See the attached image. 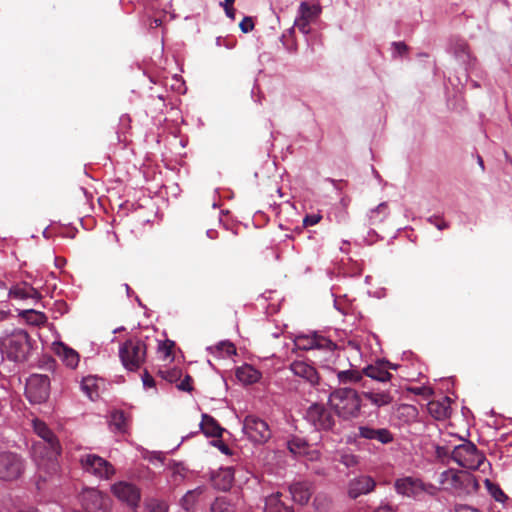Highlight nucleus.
<instances>
[{"instance_id":"obj_1","label":"nucleus","mask_w":512,"mask_h":512,"mask_svg":"<svg viewBox=\"0 0 512 512\" xmlns=\"http://www.w3.org/2000/svg\"><path fill=\"white\" fill-rule=\"evenodd\" d=\"M35 433L42 439L33 446L35 456H41L43 462L38 463V476L36 485L40 490L43 484L53 478L58 471L57 456L61 453L60 443L53 431L42 421L33 423Z\"/></svg>"},{"instance_id":"obj_2","label":"nucleus","mask_w":512,"mask_h":512,"mask_svg":"<svg viewBox=\"0 0 512 512\" xmlns=\"http://www.w3.org/2000/svg\"><path fill=\"white\" fill-rule=\"evenodd\" d=\"M328 402L338 417L344 420L357 418L362 407L360 395L349 387L334 389L329 395Z\"/></svg>"},{"instance_id":"obj_3","label":"nucleus","mask_w":512,"mask_h":512,"mask_svg":"<svg viewBox=\"0 0 512 512\" xmlns=\"http://www.w3.org/2000/svg\"><path fill=\"white\" fill-rule=\"evenodd\" d=\"M2 354L15 362L25 361L31 350L29 335L22 329H13L0 336Z\"/></svg>"},{"instance_id":"obj_4","label":"nucleus","mask_w":512,"mask_h":512,"mask_svg":"<svg viewBox=\"0 0 512 512\" xmlns=\"http://www.w3.org/2000/svg\"><path fill=\"white\" fill-rule=\"evenodd\" d=\"M146 344L139 338L126 340L119 349V357L123 366L135 371L140 368L146 359Z\"/></svg>"},{"instance_id":"obj_5","label":"nucleus","mask_w":512,"mask_h":512,"mask_svg":"<svg viewBox=\"0 0 512 512\" xmlns=\"http://www.w3.org/2000/svg\"><path fill=\"white\" fill-rule=\"evenodd\" d=\"M394 489L399 495L410 498H419L424 494L435 495L438 490L435 485L411 476L396 479Z\"/></svg>"},{"instance_id":"obj_6","label":"nucleus","mask_w":512,"mask_h":512,"mask_svg":"<svg viewBox=\"0 0 512 512\" xmlns=\"http://www.w3.org/2000/svg\"><path fill=\"white\" fill-rule=\"evenodd\" d=\"M451 456L458 465L472 470L480 468L485 460L484 454L472 442L456 446Z\"/></svg>"},{"instance_id":"obj_7","label":"nucleus","mask_w":512,"mask_h":512,"mask_svg":"<svg viewBox=\"0 0 512 512\" xmlns=\"http://www.w3.org/2000/svg\"><path fill=\"white\" fill-rule=\"evenodd\" d=\"M25 470L24 458L15 452H0V480L14 481L19 479Z\"/></svg>"},{"instance_id":"obj_8","label":"nucleus","mask_w":512,"mask_h":512,"mask_svg":"<svg viewBox=\"0 0 512 512\" xmlns=\"http://www.w3.org/2000/svg\"><path fill=\"white\" fill-rule=\"evenodd\" d=\"M50 393V379L47 375L33 374L26 382L25 394L31 403L45 402Z\"/></svg>"},{"instance_id":"obj_9","label":"nucleus","mask_w":512,"mask_h":512,"mask_svg":"<svg viewBox=\"0 0 512 512\" xmlns=\"http://www.w3.org/2000/svg\"><path fill=\"white\" fill-rule=\"evenodd\" d=\"M80 463L86 472L101 479H109L115 474L113 465L104 458L95 454H86L81 456Z\"/></svg>"},{"instance_id":"obj_10","label":"nucleus","mask_w":512,"mask_h":512,"mask_svg":"<svg viewBox=\"0 0 512 512\" xmlns=\"http://www.w3.org/2000/svg\"><path fill=\"white\" fill-rule=\"evenodd\" d=\"M243 432L255 443H264L271 437V431L266 421L253 415L245 418Z\"/></svg>"},{"instance_id":"obj_11","label":"nucleus","mask_w":512,"mask_h":512,"mask_svg":"<svg viewBox=\"0 0 512 512\" xmlns=\"http://www.w3.org/2000/svg\"><path fill=\"white\" fill-rule=\"evenodd\" d=\"M79 502L86 512H107L109 509V498L93 488L84 489Z\"/></svg>"},{"instance_id":"obj_12","label":"nucleus","mask_w":512,"mask_h":512,"mask_svg":"<svg viewBox=\"0 0 512 512\" xmlns=\"http://www.w3.org/2000/svg\"><path fill=\"white\" fill-rule=\"evenodd\" d=\"M287 448L296 457L306 462H317L321 458L319 450L313 448L305 439L294 436L287 441Z\"/></svg>"},{"instance_id":"obj_13","label":"nucleus","mask_w":512,"mask_h":512,"mask_svg":"<svg viewBox=\"0 0 512 512\" xmlns=\"http://www.w3.org/2000/svg\"><path fill=\"white\" fill-rule=\"evenodd\" d=\"M321 6L319 4L310 5L303 1L298 8L297 17L294 26L303 34H309L310 24L315 21L321 14Z\"/></svg>"},{"instance_id":"obj_14","label":"nucleus","mask_w":512,"mask_h":512,"mask_svg":"<svg viewBox=\"0 0 512 512\" xmlns=\"http://www.w3.org/2000/svg\"><path fill=\"white\" fill-rule=\"evenodd\" d=\"M306 418L317 430H330L335 425L333 415L321 404L311 405L306 412Z\"/></svg>"},{"instance_id":"obj_15","label":"nucleus","mask_w":512,"mask_h":512,"mask_svg":"<svg viewBox=\"0 0 512 512\" xmlns=\"http://www.w3.org/2000/svg\"><path fill=\"white\" fill-rule=\"evenodd\" d=\"M113 494L122 502H126L130 507L138 506L141 494L140 490L132 483L118 482L112 486Z\"/></svg>"},{"instance_id":"obj_16","label":"nucleus","mask_w":512,"mask_h":512,"mask_svg":"<svg viewBox=\"0 0 512 512\" xmlns=\"http://www.w3.org/2000/svg\"><path fill=\"white\" fill-rule=\"evenodd\" d=\"M295 347L300 350L328 349L331 350L334 344L328 338L316 333L311 335H299L294 340Z\"/></svg>"},{"instance_id":"obj_17","label":"nucleus","mask_w":512,"mask_h":512,"mask_svg":"<svg viewBox=\"0 0 512 512\" xmlns=\"http://www.w3.org/2000/svg\"><path fill=\"white\" fill-rule=\"evenodd\" d=\"M471 476L468 474H461L454 469H447L440 473L439 483L444 490L458 492L460 491L465 482H470Z\"/></svg>"},{"instance_id":"obj_18","label":"nucleus","mask_w":512,"mask_h":512,"mask_svg":"<svg viewBox=\"0 0 512 512\" xmlns=\"http://www.w3.org/2000/svg\"><path fill=\"white\" fill-rule=\"evenodd\" d=\"M200 428L207 437L217 438L211 443L224 453V441L221 439L223 428L218 422L210 415L203 414Z\"/></svg>"},{"instance_id":"obj_19","label":"nucleus","mask_w":512,"mask_h":512,"mask_svg":"<svg viewBox=\"0 0 512 512\" xmlns=\"http://www.w3.org/2000/svg\"><path fill=\"white\" fill-rule=\"evenodd\" d=\"M375 480L367 475H361L353 478L348 484V495L352 499H356L361 495H366L375 489Z\"/></svg>"},{"instance_id":"obj_20","label":"nucleus","mask_w":512,"mask_h":512,"mask_svg":"<svg viewBox=\"0 0 512 512\" xmlns=\"http://www.w3.org/2000/svg\"><path fill=\"white\" fill-rule=\"evenodd\" d=\"M290 370L295 376L306 380L312 385L318 383L319 376L316 369L304 361H294L290 365Z\"/></svg>"},{"instance_id":"obj_21","label":"nucleus","mask_w":512,"mask_h":512,"mask_svg":"<svg viewBox=\"0 0 512 512\" xmlns=\"http://www.w3.org/2000/svg\"><path fill=\"white\" fill-rule=\"evenodd\" d=\"M289 491L295 502L307 504L312 495V485L307 481H299L290 485Z\"/></svg>"},{"instance_id":"obj_22","label":"nucleus","mask_w":512,"mask_h":512,"mask_svg":"<svg viewBox=\"0 0 512 512\" xmlns=\"http://www.w3.org/2000/svg\"><path fill=\"white\" fill-rule=\"evenodd\" d=\"M428 412L437 420H444L450 416V398L443 397L440 400L430 401L427 405Z\"/></svg>"},{"instance_id":"obj_23","label":"nucleus","mask_w":512,"mask_h":512,"mask_svg":"<svg viewBox=\"0 0 512 512\" xmlns=\"http://www.w3.org/2000/svg\"><path fill=\"white\" fill-rule=\"evenodd\" d=\"M363 397L371 405L380 408L393 402V396L389 390H369L362 393Z\"/></svg>"},{"instance_id":"obj_24","label":"nucleus","mask_w":512,"mask_h":512,"mask_svg":"<svg viewBox=\"0 0 512 512\" xmlns=\"http://www.w3.org/2000/svg\"><path fill=\"white\" fill-rule=\"evenodd\" d=\"M363 375L377 380L379 382H388L391 380L392 375L384 365V361H379L375 364L368 365L362 370Z\"/></svg>"},{"instance_id":"obj_25","label":"nucleus","mask_w":512,"mask_h":512,"mask_svg":"<svg viewBox=\"0 0 512 512\" xmlns=\"http://www.w3.org/2000/svg\"><path fill=\"white\" fill-rule=\"evenodd\" d=\"M9 295L12 298L21 300L29 298L39 300L41 298V294L38 290L27 283L13 286L9 291Z\"/></svg>"},{"instance_id":"obj_26","label":"nucleus","mask_w":512,"mask_h":512,"mask_svg":"<svg viewBox=\"0 0 512 512\" xmlns=\"http://www.w3.org/2000/svg\"><path fill=\"white\" fill-rule=\"evenodd\" d=\"M339 386H347L359 383L363 378V373L357 369L334 370Z\"/></svg>"},{"instance_id":"obj_27","label":"nucleus","mask_w":512,"mask_h":512,"mask_svg":"<svg viewBox=\"0 0 512 512\" xmlns=\"http://www.w3.org/2000/svg\"><path fill=\"white\" fill-rule=\"evenodd\" d=\"M235 375L238 381L244 385L256 383L261 377V373L248 364L238 367Z\"/></svg>"},{"instance_id":"obj_28","label":"nucleus","mask_w":512,"mask_h":512,"mask_svg":"<svg viewBox=\"0 0 512 512\" xmlns=\"http://www.w3.org/2000/svg\"><path fill=\"white\" fill-rule=\"evenodd\" d=\"M450 51L462 63L470 64L471 54L466 41L462 39H453L450 44Z\"/></svg>"},{"instance_id":"obj_29","label":"nucleus","mask_w":512,"mask_h":512,"mask_svg":"<svg viewBox=\"0 0 512 512\" xmlns=\"http://www.w3.org/2000/svg\"><path fill=\"white\" fill-rule=\"evenodd\" d=\"M230 479V482L235 487H241L249 479V472L241 466L226 467V480Z\"/></svg>"},{"instance_id":"obj_30","label":"nucleus","mask_w":512,"mask_h":512,"mask_svg":"<svg viewBox=\"0 0 512 512\" xmlns=\"http://www.w3.org/2000/svg\"><path fill=\"white\" fill-rule=\"evenodd\" d=\"M110 427L113 431L126 433L129 427V421L123 411H114L110 415Z\"/></svg>"},{"instance_id":"obj_31","label":"nucleus","mask_w":512,"mask_h":512,"mask_svg":"<svg viewBox=\"0 0 512 512\" xmlns=\"http://www.w3.org/2000/svg\"><path fill=\"white\" fill-rule=\"evenodd\" d=\"M266 512H290V509L281 500L280 493H273L265 499Z\"/></svg>"},{"instance_id":"obj_32","label":"nucleus","mask_w":512,"mask_h":512,"mask_svg":"<svg viewBox=\"0 0 512 512\" xmlns=\"http://www.w3.org/2000/svg\"><path fill=\"white\" fill-rule=\"evenodd\" d=\"M389 214V208L386 202L380 203L376 208L371 209L367 214L368 222L370 225L382 222L387 218Z\"/></svg>"},{"instance_id":"obj_33","label":"nucleus","mask_w":512,"mask_h":512,"mask_svg":"<svg viewBox=\"0 0 512 512\" xmlns=\"http://www.w3.org/2000/svg\"><path fill=\"white\" fill-rule=\"evenodd\" d=\"M202 494L201 488L188 491L181 499L180 504L183 509L190 511L195 507L198 497Z\"/></svg>"},{"instance_id":"obj_34","label":"nucleus","mask_w":512,"mask_h":512,"mask_svg":"<svg viewBox=\"0 0 512 512\" xmlns=\"http://www.w3.org/2000/svg\"><path fill=\"white\" fill-rule=\"evenodd\" d=\"M58 354L62 357L68 367L75 368L78 365L79 355L75 350L62 346L61 351L59 350Z\"/></svg>"},{"instance_id":"obj_35","label":"nucleus","mask_w":512,"mask_h":512,"mask_svg":"<svg viewBox=\"0 0 512 512\" xmlns=\"http://www.w3.org/2000/svg\"><path fill=\"white\" fill-rule=\"evenodd\" d=\"M81 388L91 400H94L95 397L98 396V393L96 390L97 389L96 380L93 377L84 378L81 383Z\"/></svg>"},{"instance_id":"obj_36","label":"nucleus","mask_w":512,"mask_h":512,"mask_svg":"<svg viewBox=\"0 0 512 512\" xmlns=\"http://www.w3.org/2000/svg\"><path fill=\"white\" fill-rule=\"evenodd\" d=\"M174 347H175V342L172 340H165V341L159 343L158 352L161 354V357L163 358V360H172L174 358V356H173Z\"/></svg>"},{"instance_id":"obj_37","label":"nucleus","mask_w":512,"mask_h":512,"mask_svg":"<svg viewBox=\"0 0 512 512\" xmlns=\"http://www.w3.org/2000/svg\"><path fill=\"white\" fill-rule=\"evenodd\" d=\"M146 509L148 512H168V504L159 499H150L146 503Z\"/></svg>"},{"instance_id":"obj_38","label":"nucleus","mask_w":512,"mask_h":512,"mask_svg":"<svg viewBox=\"0 0 512 512\" xmlns=\"http://www.w3.org/2000/svg\"><path fill=\"white\" fill-rule=\"evenodd\" d=\"M160 376L170 383H177L182 376V372L179 369H171V370H160Z\"/></svg>"},{"instance_id":"obj_39","label":"nucleus","mask_w":512,"mask_h":512,"mask_svg":"<svg viewBox=\"0 0 512 512\" xmlns=\"http://www.w3.org/2000/svg\"><path fill=\"white\" fill-rule=\"evenodd\" d=\"M170 469L172 471V478H173L174 482L179 483V482H181L184 479V477H185V467L182 464L174 463L170 467Z\"/></svg>"},{"instance_id":"obj_40","label":"nucleus","mask_w":512,"mask_h":512,"mask_svg":"<svg viewBox=\"0 0 512 512\" xmlns=\"http://www.w3.org/2000/svg\"><path fill=\"white\" fill-rule=\"evenodd\" d=\"M375 440H378L379 442L386 444L392 441V435L387 429H376L375 431Z\"/></svg>"},{"instance_id":"obj_41","label":"nucleus","mask_w":512,"mask_h":512,"mask_svg":"<svg viewBox=\"0 0 512 512\" xmlns=\"http://www.w3.org/2000/svg\"><path fill=\"white\" fill-rule=\"evenodd\" d=\"M180 382L176 384V387L185 392H190L192 388V377L190 375H185L183 380H179Z\"/></svg>"},{"instance_id":"obj_42","label":"nucleus","mask_w":512,"mask_h":512,"mask_svg":"<svg viewBox=\"0 0 512 512\" xmlns=\"http://www.w3.org/2000/svg\"><path fill=\"white\" fill-rule=\"evenodd\" d=\"M211 483L215 489L223 490L224 489V476H222L221 473H212Z\"/></svg>"},{"instance_id":"obj_43","label":"nucleus","mask_w":512,"mask_h":512,"mask_svg":"<svg viewBox=\"0 0 512 512\" xmlns=\"http://www.w3.org/2000/svg\"><path fill=\"white\" fill-rule=\"evenodd\" d=\"M239 27L243 33L251 32L254 29V22L251 17H244L239 24Z\"/></svg>"},{"instance_id":"obj_44","label":"nucleus","mask_w":512,"mask_h":512,"mask_svg":"<svg viewBox=\"0 0 512 512\" xmlns=\"http://www.w3.org/2000/svg\"><path fill=\"white\" fill-rule=\"evenodd\" d=\"M399 411L407 417L414 419L417 416V409L412 405H402Z\"/></svg>"},{"instance_id":"obj_45","label":"nucleus","mask_w":512,"mask_h":512,"mask_svg":"<svg viewBox=\"0 0 512 512\" xmlns=\"http://www.w3.org/2000/svg\"><path fill=\"white\" fill-rule=\"evenodd\" d=\"M376 429L367 426L359 427V435L365 439H374Z\"/></svg>"},{"instance_id":"obj_46","label":"nucleus","mask_w":512,"mask_h":512,"mask_svg":"<svg viewBox=\"0 0 512 512\" xmlns=\"http://www.w3.org/2000/svg\"><path fill=\"white\" fill-rule=\"evenodd\" d=\"M428 221L439 230H444V229L448 228V226H449L445 220H443L437 216L430 217L428 219Z\"/></svg>"},{"instance_id":"obj_47","label":"nucleus","mask_w":512,"mask_h":512,"mask_svg":"<svg viewBox=\"0 0 512 512\" xmlns=\"http://www.w3.org/2000/svg\"><path fill=\"white\" fill-rule=\"evenodd\" d=\"M322 216L320 214H311V215H307L304 219H303V225L305 227H308V226H313V225H316L317 223H319V221L321 220Z\"/></svg>"},{"instance_id":"obj_48","label":"nucleus","mask_w":512,"mask_h":512,"mask_svg":"<svg viewBox=\"0 0 512 512\" xmlns=\"http://www.w3.org/2000/svg\"><path fill=\"white\" fill-rule=\"evenodd\" d=\"M211 512H224V500L221 497H216L215 501L212 503Z\"/></svg>"},{"instance_id":"obj_49","label":"nucleus","mask_w":512,"mask_h":512,"mask_svg":"<svg viewBox=\"0 0 512 512\" xmlns=\"http://www.w3.org/2000/svg\"><path fill=\"white\" fill-rule=\"evenodd\" d=\"M454 512H483L477 508H474L465 504H457L454 507Z\"/></svg>"},{"instance_id":"obj_50","label":"nucleus","mask_w":512,"mask_h":512,"mask_svg":"<svg viewBox=\"0 0 512 512\" xmlns=\"http://www.w3.org/2000/svg\"><path fill=\"white\" fill-rule=\"evenodd\" d=\"M411 392H413L414 394L416 395H424L426 397H429L432 395L433 391L431 388L429 387H416V388H412L411 389Z\"/></svg>"},{"instance_id":"obj_51","label":"nucleus","mask_w":512,"mask_h":512,"mask_svg":"<svg viewBox=\"0 0 512 512\" xmlns=\"http://www.w3.org/2000/svg\"><path fill=\"white\" fill-rule=\"evenodd\" d=\"M392 47L395 54L402 55L404 54L408 47L404 42H393Z\"/></svg>"},{"instance_id":"obj_52","label":"nucleus","mask_w":512,"mask_h":512,"mask_svg":"<svg viewBox=\"0 0 512 512\" xmlns=\"http://www.w3.org/2000/svg\"><path fill=\"white\" fill-rule=\"evenodd\" d=\"M373 512H396V509L391 504L382 502Z\"/></svg>"},{"instance_id":"obj_53","label":"nucleus","mask_w":512,"mask_h":512,"mask_svg":"<svg viewBox=\"0 0 512 512\" xmlns=\"http://www.w3.org/2000/svg\"><path fill=\"white\" fill-rule=\"evenodd\" d=\"M142 380H143L144 386H146V387H153L155 385V381H154L153 377L147 371H145V373L142 377Z\"/></svg>"},{"instance_id":"obj_54","label":"nucleus","mask_w":512,"mask_h":512,"mask_svg":"<svg viewBox=\"0 0 512 512\" xmlns=\"http://www.w3.org/2000/svg\"><path fill=\"white\" fill-rule=\"evenodd\" d=\"M225 351H226V356L238 355L235 345L229 341H226Z\"/></svg>"},{"instance_id":"obj_55","label":"nucleus","mask_w":512,"mask_h":512,"mask_svg":"<svg viewBox=\"0 0 512 512\" xmlns=\"http://www.w3.org/2000/svg\"><path fill=\"white\" fill-rule=\"evenodd\" d=\"M212 353L221 355L224 350V341H219L214 347L208 348Z\"/></svg>"},{"instance_id":"obj_56","label":"nucleus","mask_w":512,"mask_h":512,"mask_svg":"<svg viewBox=\"0 0 512 512\" xmlns=\"http://www.w3.org/2000/svg\"><path fill=\"white\" fill-rule=\"evenodd\" d=\"M162 23H163L162 18L156 17V18H153L150 20L149 27L152 29H155V28L161 27Z\"/></svg>"},{"instance_id":"obj_57","label":"nucleus","mask_w":512,"mask_h":512,"mask_svg":"<svg viewBox=\"0 0 512 512\" xmlns=\"http://www.w3.org/2000/svg\"><path fill=\"white\" fill-rule=\"evenodd\" d=\"M493 496L499 502H502L506 498L505 494L499 488H496L495 492H493Z\"/></svg>"},{"instance_id":"obj_58","label":"nucleus","mask_w":512,"mask_h":512,"mask_svg":"<svg viewBox=\"0 0 512 512\" xmlns=\"http://www.w3.org/2000/svg\"><path fill=\"white\" fill-rule=\"evenodd\" d=\"M226 16H228L231 19L235 18V11L232 6L228 7V13H226Z\"/></svg>"},{"instance_id":"obj_59","label":"nucleus","mask_w":512,"mask_h":512,"mask_svg":"<svg viewBox=\"0 0 512 512\" xmlns=\"http://www.w3.org/2000/svg\"><path fill=\"white\" fill-rule=\"evenodd\" d=\"M216 234H217V232H216V231H213V230H208V231H207V235H208V237H210V238H215V237H216Z\"/></svg>"},{"instance_id":"obj_60","label":"nucleus","mask_w":512,"mask_h":512,"mask_svg":"<svg viewBox=\"0 0 512 512\" xmlns=\"http://www.w3.org/2000/svg\"><path fill=\"white\" fill-rule=\"evenodd\" d=\"M234 0H226V13H228V7L232 6Z\"/></svg>"},{"instance_id":"obj_61","label":"nucleus","mask_w":512,"mask_h":512,"mask_svg":"<svg viewBox=\"0 0 512 512\" xmlns=\"http://www.w3.org/2000/svg\"><path fill=\"white\" fill-rule=\"evenodd\" d=\"M384 365H385V367H387V369H388V368L396 369V366H395V365L390 364L389 362H384Z\"/></svg>"},{"instance_id":"obj_62","label":"nucleus","mask_w":512,"mask_h":512,"mask_svg":"<svg viewBox=\"0 0 512 512\" xmlns=\"http://www.w3.org/2000/svg\"><path fill=\"white\" fill-rule=\"evenodd\" d=\"M124 286H125V289H126L127 293L129 294L130 291H131V288L129 287L128 284H124Z\"/></svg>"},{"instance_id":"obj_63","label":"nucleus","mask_w":512,"mask_h":512,"mask_svg":"<svg viewBox=\"0 0 512 512\" xmlns=\"http://www.w3.org/2000/svg\"><path fill=\"white\" fill-rule=\"evenodd\" d=\"M225 47L226 48L232 47V44H230V42L227 39H226Z\"/></svg>"},{"instance_id":"obj_64","label":"nucleus","mask_w":512,"mask_h":512,"mask_svg":"<svg viewBox=\"0 0 512 512\" xmlns=\"http://www.w3.org/2000/svg\"><path fill=\"white\" fill-rule=\"evenodd\" d=\"M212 206H213V208H216V207H220V204L213 202Z\"/></svg>"}]
</instances>
